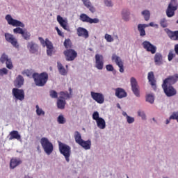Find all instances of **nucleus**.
I'll return each instance as SVG.
<instances>
[{
  "label": "nucleus",
  "mask_w": 178,
  "mask_h": 178,
  "mask_svg": "<svg viewBox=\"0 0 178 178\" xmlns=\"http://www.w3.org/2000/svg\"><path fill=\"white\" fill-rule=\"evenodd\" d=\"M6 20H7V22L10 26H13V27H17L13 29L14 34H23V31H24L23 30V28H24V24H23V22L13 19L11 15H7L6 16ZM20 27H22V29Z\"/></svg>",
  "instance_id": "nucleus-1"
},
{
  "label": "nucleus",
  "mask_w": 178,
  "mask_h": 178,
  "mask_svg": "<svg viewBox=\"0 0 178 178\" xmlns=\"http://www.w3.org/2000/svg\"><path fill=\"white\" fill-rule=\"evenodd\" d=\"M32 77L35 86L38 87H44L47 84V81H48V73L47 72H42L40 74L35 72L33 74Z\"/></svg>",
  "instance_id": "nucleus-2"
},
{
  "label": "nucleus",
  "mask_w": 178,
  "mask_h": 178,
  "mask_svg": "<svg viewBox=\"0 0 178 178\" xmlns=\"http://www.w3.org/2000/svg\"><path fill=\"white\" fill-rule=\"evenodd\" d=\"M58 148L61 155L65 159L66 162H70V155H72V147L67 144L58 142Z\"/></svg>",
  "instance_id": "nucleus-3"
},
{
  "label": "nucleus",
  "mask_w": 178,
  "mask_h": 178,
  "mask_svg": "<svg viewBox=\"0 0 178 178\" xmlns=\"http://www.w3.org/2000/svg\"><path fill=\"white\" fill-rule=\"evenodd\" d=\"M40 144L47 155H51V152H54V145L47 138H42Z\"/></svg>",
  "instance_id": "nucleus-4"
},
{
  "label": "nucleus",
  "mask_w": 178,
  "mask_h": 178,
  "mask_svg": "<svg viewBox=\"0 0 178 178\" xmlns=\"http://www.w3.org/2000/svg\"><path fill=\"white\" fill-rule=\"evenodd\" d=\"M178 4L177 0H171L166 10L168 17L175 16V11L177 10Z\"/></svg>",
  "instance_id": "nucleus-5"
},
{
  "label": "nucleus",
  "mask_w": 178,
  "mask_h": 178,
  "mask_svg": "<svg viewBox=\"0 0 178 178\" xmlns=\"http://www.w3.org/2000/svg\"><path fill=\"white\" fill-rule=\"evenodd\" d=\"M79 19L81 22H83V23H90V24H97L99 22V19L98 18H91L87 14L82 13L79 16Z\"/></svg>",
  "instance_id": "nucleus-6"
},
{
  "label": "nucleus",
  "mask_w": 178,
  "mask_h": 178,
  "mask_svg": "<svg viewBox=\"0 0 178 178\" xmlns=\"http://www.w3.org/2000/svg\"><path fill=\"white\" fill-rule=\"evenodd\" d=\"M177 81H178L177 74L175 75L169 76L163 81L162 86H166L167 87H169L170 86H172L173 84H175Z\"/></svg>",
  "instance_id": "nucleus-7"
},
{
  "label": "nucleus",
  "mask_w": 178,
  "mask_h": 178,
  "mask_svg": "<svg viewBox=\"0 0 178 178\" xmlns=\"http://www.w3.org/2000/svg\"><path fill=\"white\" fill-rule=\"evenodd\" d=\"M63 54L65 56L66 60L68 62H72V60H74L77 58V52L72 49L64 51Z\"/></svg>",
  "instance_id": "nucleus-8"
},
{
  "label": "nucleus",
  "mask_w": 178,
  "mask_h": 178,
  "mask_svg": "<svg viewBox=\"0 0 178 178\" xmlns=\"http://www.w3.org/2000/svg\"><path fill=\"white\" fill-rule=\"evenodd\" d=\"M112 60L113 62H115L117 66L120 67V73H124V66L123 61L122 60V58L120 57L116 56V54H113L112 56Z\"/></svg>",
  "instance_id": "nucleus-9"
},
{
  "label": "nucleus",
  "mask_w": 178,
  "mask_h": 178,
  "mask_svg": "<svg viewBox=\"0 0 178 178\" xmlns=\"http://www.w3.org/2000/svg\"><path fill=\"white\" fill-rule=\"evenodd\" d=\"M90 95L92 99L97 102V104H104L105 102V97L102 93L92 92Z\"/></svg>",
  "instance_id": "nucleus-10"
},
{
  "label": "nucleus",
  "mask_w": 178,
  "mask_h": 178,
  "mask_svg": "<svg viewBox=\"0 0 178 178\" xmlns=\"http://www.w3.org/2000/svg\"><path fill=\"white\" fill-rule=\"evenodd\" d=\"M5 38L8 42H10L15 48H19V43H17V39L15 36L9 33H5Z\"/></svg>",
  "instance_id": "nucleus-11"
},
{
  "label": "nucleus",
  "mask_w": 178,
  "mask_h": 178,
  "mask_svg": "<svg viewBox=\"0 0 178 178\" xmlns=\"http://www.w3.org/2000/svg\"><path fill=\"white\" fill-rule=\"evenodd\" d=\"M13 95L18 101H23L24 99V90L23 89L13 88Z\"/></svg>",
  "instance_id": "nucleus-12"
},
{
  "label": "nucleus",
  "mask_w": 178,
  "mask_h": 178,
  "mask_svg": "<svg viewBox=\"0 0 178 178\" xmlns=\"http://www.w3.org/2000/svg\"><path fill=\"white\" fill-rule=\"evenodd\" d=\"M95 67L98 70H102L104 69V56L101 54H96L95 56Z\"/></svg>",
  "instance_id": "nucleus-13"
},
{
  "label": "nucleus",
  "mask_w": 178,
  "mask_h": 178,
  "mask_svg": "<svg viewBox=\"0 0 178 178\" xmlns=\"http://www.w3.org/2000/svg\"><path fill=\"white\" fill-rule=\"evenodd\" d=\"M131 90L136 95V97H140V90H138V84L137 83V80L134 77L131 78Z\"/></svg>",
  "instance_id": "nucleus-14"
},
{
  "label": "nucleus",
  "mask_w": 178,
  "mask_h": 178,
  "mask_svg": "<svg viewBox=\"0 0 178 178\" xmlns=\"http://www.w3.org/2000/svg\"><path fill=\"white\" fill-rule=\"evenodd\" d=\"M162 88L163 89V91L167 97H173L177 94L176 89H175V88H173L172 86H162Z\"/></svg>",
  "instance_id": "nucleus-15"
},
{
  "label": "nucleus",
  "mask_w": 178,
  "mask_h": 178,
  "mask_svg": "<svg viewBox=\"0 0 178 178\" xmlns=\"http://www.w3.org/2000/svg\"><path fill=\"white\" fill-rule=\"evenodd\" d=\"M0 61L1 62V63H5L6 62L7 69H10V70H11V69H13V64L12 63V60H10L6 54H2L1 57L0 58Z\"/></svg>",
  "instance_id": "nucleus-16"
},
{
  "label": "nucleus",
  "mask_w": 178,
  "mask_h": 178,
  "mask_svg": "<svg viewBox=\"0 0 178 178\" xmlns=\"http://www.w3.org/2000/svg\"><path fill=\"white\" fill-rule=\"evenodd\" d=\"M143 48L147 51V52H151V54H154L156 52V47L154 46V44H151V42L148 41H144L143 42Z\"/></svg>",
  "instance_id": "nucleus-17"
},
{
  "label": "nucleus",
  "mask_w": 178,
  "mask_h": 178,
  "mask_svg": "<svg viewBox=\"0 0 178 178\" xmlns=\"http://www.w3.org/2000/svg\"><path fill=\"white\" fill-rule=\"evenodd\" d=\"M76 34L78 37H83L85 39H87L88 38V37H90L88 31L86 29V28H83V27H79L76 29Z\"/></svg>",
  "instance_id": "nucleus-18"
},
{
  "label": "nucleus",
  "mask_w": 178,
  "mask_h": 178,
  "mask_svg": "<svg viewBox=\"0 0 178 178\" xmlns=\"http://www.w3.org/2000/svg\"><path fill=\"white\" fill-rule=\"evenodd\" d=\"M115 97L120 99H122V98H126V97H127V92H126V90L122 88H118L115 90Z\"/></svg>",
  "instance_id": "nucleus-19"
},
{
  "label": "nucleus",
  "mask_w": 178,
  "mask_h": 178,
  "mask_svg": "<svg viewBox=\"0 0 178 178\" xmlns=\"http://www.w3.org/2000/svg\"><path fill=\"white\" fill-rule=\"evenodd\" d=\"M27 48L31 54H37L38 52V44L33 42H28Z\"/></svg>",
  "instance_id": "nucleus-20"
},
{
  "label": "nucleus",
  "mask_w": 178,
  "mask_h": 178,
  "mask_svg": "<svg viewBox=\"0 0 178 178\" xmlns=\"http://www.w3.org/2000/svg\"><path fill=\"white\" fill-rule=\"evenodd\" d=\"M154 63L156 66H161L163 65V56L161 53H156L154 57Z\"/></svg>",
  "instance_id": "nucleus-21"
},
{
  "label": "nucleus",
  "mask_w": 178,
  "mask_h": 178,
  "mask_svg": "<svg viewBox=\"0 0 178 178\" xmlns=\"http://www.w3.org/2000/svg\"><path fill=\"white\" fill-rule=\"evenodd\" d=\"M23 161L20 160V159H11L10 161V169H15V168H17V166H19V165H22Z\"/></svg>",
  "instance_id": "nucleus-22"
},
{
  "label": "nucleus",
  "mask_w": 178,
  "mask_h": 178,
  "mask_svg": "<svg viewBox=\"0 0 178 178\" xmlns=\"http://www.w3.org/2000/svg\"><path fill=\"white\" fill-rule=\"evenodd\" d=\"M47 47V54L49 56H52V51H54V45L52 44V42L49 41L48 39H46V44H44V47Z\"/></svg>",
  "instance_id": "nucleus-23"
},
{
  "label": "nucleus",
  "mask_w": 178,
  "mask_h": 178,
  "mask_svg": "<svg viewBox=\"0 0 178 178\" xmlns=\"http://www.w3.org/2000/svg\"><path fill=\"white\" fill-rule=\"evenodd\" d=\"M57 22H58L60 26L63 27L64 30H67V20L64 19L60 15H58Z\"/></svg>",
  "instance_id": "nucleus-24"
},
{
  "label": "nucleus",
  "mask_w": 178,
  "mask_h": 178,
  "mask_svg": "<svg viewBox=\"0 0 178 178\" xmlns=\"http://www.w3.org/2000/svg\"><path fill=\"white\" fill-rule=\"evenodd\" d=\"M147 79L150 85L152 87H156V81L155 80V76L154 75V72H150L148 73Z\"/></svg>",
  "instance_id": "nucleus-25"
},
{
  "label": "nucleus",
  "mask_w": 178,
  "mask_h": 178,
  "mask_svg": "<svg viewBox=\"0 0 178 178\" xmlns=\"http://www.w3.org/2000/svg\"><path fill=\"white\" fill-rule=\"evenodd\" d=\"M168 36L170 40H172V41H178V31H168L167 32Z\"/></svg>",
  "instance_id": "nucleus-26"
},
{
  "label": "nucleus",
  "mask_w": 178,
  "mask_h": 178,
  "mask_svg": "<svg viewBox=\"0 0 178 178\" xmlns=\"http://www.w3.org/2000/svg\"><path fill=\"white\" fill-rule=\"evenodd\" d=\"M79 145H81L82 148H84V149H90L91 148V140H83Z\"/></svg>",
  "instance_id": "nucleus-27"
},
{
  "label": "nucleus",
  "mask_w": 178,
  "mask_h": 178,
  "mask_svg": "<svg viewBox=\"0 0 178 178\" xmlns=\"http://www.w3.org/2000/svg\"><path fill=\"white\" fill-rule=\"evenodd\" d=\"M20 138H22V136L19 134V131H12L10 133L9 140H20Z\"/></svg>",
  "instance_id": "nucleus-28"
},
{
  "label": "nucleus",
  "mask_w": 178,
  "mask_h": 178,
  "mask_svg": "<svg viewBox=\"0 0 178 178\" xmlns=\"http://www.w3.org/2000/svg\"><path fill=\"white\" fill-rule=\"evenodd\" d=\"M24 83V79L22 76V75H19L15 81V87H18V88H20V87L23 86Z\"/></svg>",
  "instance_id": "nucleus-29"
},
{
  "label": "nucleus",
  "mask_w": 178,
  "mask_h": 178,
  "mask_svg": "<svg viewBox=\"0 0 178 178\" xmlns=\"http://www.w3.org/2000/svg\"><path fill=\"white\" fill-rule=\"evenodd\" d=\"M57 67L58 69V72L61 76H66L67 74V71L65 69V67L60 63V62L57 63Z\"/></svg>",
  "instance_id": "nucleus-30"
},
{
  "label": "nucleus",
  "mask_w": 178,
  "mask_h": 178,
  "mask_svg": "<svg viewBox=\"0 0 178 178\" xmlns=\"http://www.w3.org/2000/svg\"><path fill=\"white\" fill-rule=\"evenodd\" d=\"M145 27H148V25L141 24L138 25V30L140 32V37H144V35H145Z\"/></svg>",
  "instance_id": "nucleus-31"
},
{
  "label": "nucleus",
  "mask_w": 178,
  "mask_h": 178,
  "mask_svg": "<svg viewBox=\"0 0 178 178\" xmlns=\"http://www.w3.org/2000/svg\"><path fill=\"white\" fill-rule=\"evenodd\" d=\"M96 123L97 124V127L101 129H105L106 127V124L105 122V120L104 118H99L97 121H96Z\"/></svg>",
  "instance_id": "nucleus-32"
},
{
  "label": "nucleus",
  "mask_w": 178,
  "mask_h": 178,
  "mask_svg": "<svg viewBox=\"0 0 178 178\" xmlns=\"http://www.w3.org/2000/svg\"><path fill=\"white\" fill-rule=\"evenodd\" d=\"M66 105V100L62 99H58L57 100V108L58 109H63Z\"/></svg>",
  "instance_id": "nucleus-33"
},
{
  "label": "nucleus",
  "mask_w": 178,
  "mask_h": 178,
  "mask_svg": "<svg viewBox=\"0 0 178 178\" xmlns=\"http://www.w3.org/2000/svg\"><path fill=\"white\" fill-rule=\"evenodd\" d=\"M74 139L76 144H79L82 142L83 140L81 138V134H80V132L77 131L74 132Z\"/></svg>",
  "instance_id": "nucleus-34"
},
{
  "label": "nucleus",
  "mask_w": 178,
  "mask_h": 178,
  "mask_svg": "<svg viewBox=\"0 0 178 178\" xmlns=\"http://www.w3.org/2000/svg\"><path fill=\"white\" fill-rule=\"evenodd\" d=\"M59 98V99H63L65 101L67 98H70V95H69V92H60Z\"/></svg>",
  "instance_id": "nucleus-35"
},
{
  "label": "nucleus",
  "mask_w": 178,
  "mask_h": 178,
  "mask_svg": "<svg viewBox=\"0 0 178 178\" xmlns=\"http://www.w3.org/2000/svg\"><path fill=\"white\" fill-rule=\"evenodd\" d=\"M142 15L143 16H144V19L146 22H148V20H149V17H151V13H149V10H143L142 12Z\"/></svg>",
  "instance_id": "nucleus-36"
},
{
  "label": "nucleus",
  "mask_w": 178,
  "mask_h": 178,
  "mask_svg": "<svg viewBox=\"0 0 178 178\" xmlns=\"http://www.w3.org/2000/svg\"><path fill=\"white\" fill-rule=\"evenodd\" d=\"M21 35L23 37L24 40H30V37H31V34H30V32L27 31L26 29H25L23 31V33H22Z\"/></svg>",
  "instance_id": "nucleus-37"
},
{
  "label": "nucleus",
  "mask_w": 178,
  "mask_h": 178,
  "mask_svg": "<svg viewBox=\"0 0 178 178\" xmlns=\"http://www.w3.org/2000/svg\"><path fill=\"white\" fill-rule=\"evenodd\" d=\"M57 122H58V123H59V124H65V123H66V118H65L63 115L60 114L57 118Z\"/></svg>",
  "instance_id": "nucleus-38"
},
{
  "label": "nucleus",
  "mask_w": 178,
  "mask_h": 178,
  "mask_svg": "<svg viewBox=\"0 0 178 178\" xmlns=\"http://www.w3.org/2000/svg\"><path fill=\"white\" fill-rule=\"evenodd\" d=\"M35 108L38 116H41V115L42 116L45 115V111H42V108H40V106L38 105H36Z\"/></svg>",
  "instance_id": "nucleus-39"
},
{
  "label": "nucleus",
  "mask_w": 178,
  "mask_h": 178,
  "mask_svg": "<svg viewBox=\"0 0 178 178\" xmlns=\"http://www.w3.org/2000/svg\"><path fill=\"white\" fill-rule=\"evenodd\" d=\"M154 95L149 94L146 96L147 102H149V104H152L154 101Z\"/></svg>",
  "instance_id": "nucleus-40"
},
{
  "label": "nucleus",
  "mask_w": 178,
  "mask_h": 178,
  "mask_svg": "<svg viewBox=\"0 0 178 178\" xmlns=\"http://www.w3.org/2000/svg\"><path fill=\"white\" fill-rule=\"evenodd\" d=\"M160 24H161V27H163V29H165V28L168 27V21L166 20V19L163 18L160 21Z\"/></svg>",
  "instance_id": "nucleus-41"
},
{
  "label": "nucleus",
  "mask_w": 178,
  "mask_h": 178,
  "mask_svg": "<svg viewBox=\"0 0 178 178\" xmlns=\"http://www.w3.org/2000/svg\"><path fill=\"white\" fill-rule=\"evenodd\" d=\"M176 56V54L173 53V51H170L168 55V58L169 62H171V60H173V58Z\"/></svg>",
  "instance_id": "nucleus-42"
},
{
  "label": "nucleus",
  "mask_w": 178,
  "mask_h": 178,
  "mask_svg": "<svg viewBox=\"0 0 178 178\" xmlns=\"http://www.w3.org/2000/svg\"><path fill=\"white\" fill-rule=\"evenodd\" d=\"M122 15L124 20H126V21L129 20V16L130 15V13H129L128 11L124 10L122 11Z\"/></svg>",
  "instance_id": "nucleus-43"
},
{
  "label": "nucleus",
  "mask_w": 178,
  "mask_h": 178,
  "mask_svg": "<svg viewBox=\"0 0 178 178\" xmlns=\"http://www.w3.org/2000/svg\"><path fill=\"white\" fill-rule=\"evenodd\" d=\"M102 118H99V113L98 111H95L92 114V119L93 120H95L96 122L99 120L101 119Z\"/></svg>",
  "instance_id": "nucleus-44"
},
{
  "label": "nucleus",
  "mask_w": 178,
  "mask_h": 178,
  "mask_svg": "<svg viewBox=\"0 0 178 178\" xmlns=\"http://www.w3.org/2000/svg\"><path fill=\"white\" fill-rule=\"evenodd\" d=\"M105 40L107 41V42H113V38H112V35L106 33L104 36Z\"/></svg>",
  "instance_id": "nucleus-45"
},
{
  "label": "nucleus",
  "mask_w": 178,
  "mask_h": 178,
  "mask_svg": "<svg viewBox=\"0 0 178 178\" xmlns=\"http://www.w3.org/2000/svg\"><path fill=\"white\" fill-rule=\"evenodd\" d=\"M49 94L51 98H58V92L56 91L50 90Z\"/></svg>",
  "instance_id": "nucleus-46"
},
{
  "label": "nucleus",
  "mask_w": 178,
  "mask_h": 178,
  "mask_svg": "<svg viewBox=\"0 0 178 178\" xmlns=\"http://www.w3.org/2000/svg\"><path fill=\"white\" fill-rule=\"evenodd\" d=\"M106 69L107 72H113V70H115L113 65H112L111 64L106 65Z\"/></svg>",
  "instance_id": "nucleus-47"
},
{
  "label": "nucleus",
  "mask_w": 178,
  "mask_h": 178,
  "mask_svg": "<svg viewBox=\"0 0 178 178\" xmlns=\"http://www.w3.org/2000/svg\"><path fill=\"white\" fill-rule=\"evenodd\" d=\"M127 122L129 124H131V123H134V118L127 115Z\"/></svg>",
  "instance_id": "nucleus-48"
},
{
  "label": "nucleus",
  "mask_w": 178,
  "mask_h": 178,
  "mask_svg": "<svg viewBox=\"0 0 178 178\" xmlns=\"http://www.w3.org/2000/svg\"><path fill=\"white\" fill-rule=\"evenodd\" d=\"M7 74H8V69L6 68L0 69V76H3Z\"/></svg>",
  "instance_id": "nucleus-49"
},
{
  "label": "nucleus",
  "mask_w": 178,
  "mask_h": 178,
  "mask_svg": "<svg viewBox=\"0 0 178 178\" xmlns=\"http://www.w3.org/2000/svg\"><path fill=\"white\" fill-rule=\"evenodd\" d=\"M82 2L86 6V8H90V6L91 5L90 0H82Z\"/></svg>",
  "instance_id": "nucleus-50"
},
{
  "label": "nucleus",
  "mask_w": 178,
  "mask_h": 178,
  "mask_svg": "<svg viewBox=\"0 0 178 178\" xmlns=\"http://www.w3.org/2000/svg\"><path fill=\"white\" fill-rule=\"evenodd\" d=\"M64 47H65V48H70V41L69 40H65Z\"/></svg>",
  "instance_id": "nucleus-51"
},
{
  "label": "nucleus",
  "mask_w": 178,
  "mask_h": 178,
  "mask_svg": "<svg viewBox=\"0 0 178 178\" xmlns=\"http://www.w3.org/2000/svg\"><path fill=\"white\" fill-rule=\"evenodd\" d=\"M138 116H140L142 119H145V113H144V111H138Z\"/></svg>",
  "instance_id": "nucleus-52"
},
{
  "label": "nucleus",
  "mask_w": 178,
  "mask_h": 178,
  "mask_svg": "<svg viewBox=\"0 0 178 178\" xmlns=\"http://www.w3.org/2000/svg\"><path fill=\"white\" fill-rule=\"evenodd\" d=\"M39 41H40L42 45H43V47H45V44H47V40H44V38L39 37Z\"/></svg>",
  "instance_id": "nucleus-53"
},
{
  "label": "nucleus",
  "mask_w": 178,
  "mask_h": 178,
  "mask_svg": "<svg viewBox=\"0 0 178 178\" xmlns=\"http://www.w3.org/2000/svg\"><path fill=\"white\" fill-rule=\"evenodd\" d=\"M106 6H112V1L111 0H104Z\"/></svg>",
  "instance_id": "nucleus-54"
},
{
  "label": "nucleus",
  "mask_w": 178,
  "mask_h": 178,
  "mask_svg": "<svg viewBox=\"0 0 178 178\" xmlns=\"http://www.w3.org/2000/svg\"><path fill=\"white\" fill-rule=\"evenodd\" d=\"M88 9L92 12V13H94L95 12V8L94 6H92L91 5L90 7H88Z\"/></svg>",
  "instance_id": "nucleus-55"
},
{
  "label": "nucleus",
  "mask_w": 178,
  "mask_h": 178,
  "mask_svg": "<svg viewBox=\"0 0 178 178\" xmlns=\"http://www.w3.org/2000/svg\"><path fill=\"white\" fill-rule=\"evenodd\" d=\"M56 30L58 34V35H60V37H62L63 35V33H62V31H60V30L59 29V28L56 27Z\"/></svg>",
  "instance_id": "nucleus-56"
},
{
  "label": "nucleus",
  "mask_w": 178,
  "mask_h": 178,
  "mask_svg": "<svg viewBox=\"0 0 178 178\" xmlns=\"http://www.w3.org/2000/svg\"><path fill=\"white\" fill-rule=\"evenodd\" d=\"M175 51L177 55H178V44L175 45Z\"/></svg>",
  "instance_id": "nucleus-57"
},
{
  "label": "nucleus",
  "mask_w": 178,
  "mask_h": 178,
  "mask_svg": "<svg viewBox=\"0 0 178 178\" xmlns=\"http://www.w3.org/2000/svg\"><path fill=\"white\" fill-rule=\"evenodd\" d=\"M170 120H172V119L169 118L166 120V124H169L170 123Z\"/></svg>",
  "instance_id": "nucleus-58"
},
{
  "label": "nucleus",
  "mask_w": 178,
  "mask_h": 178,
  "mask_svg": "<svg viewBox=\"0 0 178 178\" xmlns=\"http://www.w3.org/2000/svg\"><path fill=\"white\" fill-rule=\"evenodd\" d=\"M149 26H150L151 27H154V22H150L149 24Z\"/></svg>",
  "instance_id": "nucleus-59"
},
{
  "label": "nucleus",
  "mask_w": 178,
  "mask_h": 178,
  "mask_svg": "<svg viewBox=\"0 0 178 178\" xmlns=\"http://www.w3.org/2000/svg\"><path fill=\"white\" fill-rule=\"evenodd\" d=\"M122 115H123V116H126V118H127V116H129L126 112H124L122 113Z\"/></svg>",
  "instance_id": "nucleus-60"
},
{
  "label": "nucleus",
  "mask_w": 178,
  "mask_h": 178,
  "mask_svg": "<svg viewBox=\"0 0 178 178\" xmlns=\"http://www.w3.org/2000/svg\"><path fill=\"white\" fill-rule=\"evenodd\" d=\"M24 178H32V177H31L29 176V175H25Z\"/></svg>",
  "instance_id": "nucleus-61"
},
{
  "label": "nucleus",
  "mask_w": 178,
  "mask_h": 178,
  "mask_svg": "<svg viewBox=\"0 0 178 178\" xmlns=\"http://www.w3.org/2000/svg\"><path fill=\"white\" fill-rule=\"evenodd\" d=\"M69 91H70V92H72V88H69Z\"/></svg>",
  "instance_id": "nucleus-62"
},
{
  "label": "nucleus",
  "mask_w": 178,
  "mask_h": 178,
  "mask_svg": "<svg viewBox=\"0 0 178 178\" xmlns=\"http://www.w3.org/2000/svg\"><path fill=\"white\" fill-rule=\"evenodd\" d=\"M65 67L67 69V67H68V65H66V66H65Z\"/></svg>",
  "instance_id": "nucleus-63"
},
{
  "label": "nucleus",
  "mask_w": 178,
  "mask_h": 178,
  "mask_svg": "<svg viewBox=\"0 0 178 178\" xmlns=\"http://www.w3.org/2000/svg\"><path fill=\"white\" fill-rule=\"evenodd\" d=\"M177 24H178V20L177 21Z\"/></svg>",
  "instance_id": "nucleus-64"
}]
</instances>
